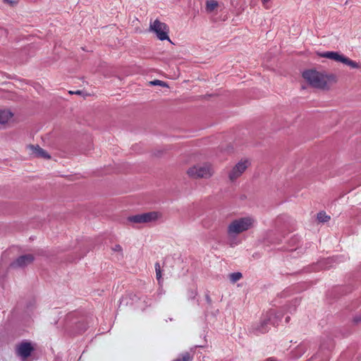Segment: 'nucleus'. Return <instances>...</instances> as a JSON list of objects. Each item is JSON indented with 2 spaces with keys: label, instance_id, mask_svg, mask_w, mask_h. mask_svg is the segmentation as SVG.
Listing matches in <instances>:
<instances>
[{
  "label": "nucleus",
  "instance_id": "f257e3e1",
  "mask_svg": "<svg viewBox=\"0 0 361 361\" xmlns=\"http://www.w3.org/2000/svg\"><path fill=\"white\" fill-rule=\"evenodd\" d=\"M302 77L312 87L323 90L329 88L336 81V78L334 75L324 71H317L314 69L304 71Z\"/></svg>",
  "mask_w": 361,
  "mask_h": 361
},
{
  "label": "nucleus",
  "instance_id": "f03ea898",
  "mask_svg": "<svg viewBox=\"0 0 361 361\" xmlns=\"http://www.w3.org/2000/svg\"><path fill=\"white\" fill-rule=\"evenodd\" d=\"M256 219L252 216H245L233 219L227 226V235L230 238H235L255 227Z\"/></svg>",
  "mask_w": 361,
  "mask_h": 361
},
{
  "label": "nucleus",
  "instance_id": "7ed1b4c3",
  "mask_svg": "<svg viewBox=\"0 0 361 361\" xmlns=\"http://www.w3.org/2000/svg\"><path fill=\"white\" fill-rule=\"evenodd\" d=\"M186 174L194 179H209L214 174V166L210 162H203L190 166Z\"/></svg>",
  "mask_w": 361,
  "mask_h": 361
},
{
  "label": "nucleus",
  "instance_id": "20e7f679",
  "mask_svg": "<svg viewBox=\"0 0 361 361\" xmlns=\"http://www.w3.org/2000/svg\"><path fill=\"white\" fill-rule=\"evenodd\" d=\"M162 217V214L159 212H149L130 216L128 221L134 224H149L156 222Z\"/></svg>",
  "mask_w": 361,
  "mask_h": 361
},
{
  "label": "nucleus",
  "instance_id": "39448f33",
  "mask_svg": "<svg viewBox=\"0 0 361 361\" xmlns=\"http://www.w3.org/2000/svg\"><path fill=\"white\" fill-rule=\"evenodd\" d=\"M149 30L155 33L159 39L170 41L169 36V27L166 23L159 20L157 19L153 22H150Z\"/></svg>",
  "mask_w": 361,
  "mask_h": 361
},
{
  "label": "nucleus",
  "instance_id": "423d86ee",
  "mask_svg": "<svg viewBox=\"0 0 361 361\" xmlns=\"http://www.w3.org/2000/svg\"><path fill=\"white\" fill-rule=\"evenodd\" d=\"M320 56L327 58L335 61L341 62L353 68H360L361 65L358 63L351 60L350 59L345 56L344 55L340 54L335 51H326L319 54Z\"/></svg>",
  "mask_w": 361,
  "mask_h": 361
},
{
  "label": "nucleus",
  "instance_id": "0eeeda50",
  "mask_svg": "<svg viewBox=\"0 0 361 361\" xmlns=\"http://www.w3.org/2000/svg\"><path fill=\"white\" fill-rule=\"evenodd\" d=\"M250 166V161L248 159H240L228 172L230 180L234 181L245 171Z\"/></svg>",
  "mask_w": 361,
  "mask_h": 361
},
{
  "label": "nucleus",
  "instance_id": "6e6552de",
  "mask_svg": "<svg viewBox=\"0 0 361 361\" xmlns=\"http://www.w3.org/2000/svg\"><path fill=\"white\" fill-rule=\"evenodd\" d=\"M35 348L30 341H24L16 345V354L21 360L25 361L34 351Z\"/></svg>",
  "mask_w": 361,
  "mask_h": 361
},
{
  "label": "nucleus",
  "instance_id": "1a4fd4ad",
  "mask_svg": "<svg viewBox=\"0 0 361 361\" xmlns=\"http://www.w3.org/2000/svg\"><path fill=\"white\" fill-rule=\"evenodd\" d=\"M34 260L35 256L32 254L23 255L11 262L10 267L13 269L25 268L31 264Z\"/></svg>",
  "mask_w": 361,
  "mask_h": 361
},
{
  "label": "nucleus",
  "instance_id": "9d476101",
  "mask_svg": "<svg viewBox=\"0 0 361 361\" xmlns=\"http://www.w3.org/2000/svg\"><path fill=\"white\" fill-rule=\"evenodd\" d=\"M27 149L29 154L34 157L46 159H50V156L48 154V153L39 145H30L27 147Z\"/></svg>",
  "mask_w": 361,
  "mask_h": 361
},
{
  "label": "nucleus",
  "instance_id": "9b49d317",
  "mask_svg": "<svg viewBox=\"0 0 361 361\" xmlns=\"http://www.w3.org/2000/svg\"><path fill=\"white\" fill-rule=\"evenodd\" d=\"M269 316L267 318H265L260 324V325L257 328V331L260 333H266L268 331V325L271 324L273 325H276V322L275 321H271V316L274 314V312H270L269 313Z\"/></svg>",
  "mask_w": 361,
  "mask_h": 361
},
{
  "label": "nucleus",
  "instance_id": "f8f14e48",
  "mask_svg": "<svg viewBox=\"0 0 361 361\" xmlns=\"http://www.w3.org/2000/svg\"><path fill=\"white\" fill-rule=\"evenodd\" d=\"M13 114L9 109H0V124H5L13 117Z\"/></svg>",
  "mask_w": 361,
  "mask_h": 361
},
{
  "label": "nucleus",
  "instance_id": "ddd939ff",
  "mask_svg": "<svg viewBox=\"0 0 361 361\" xmlns=\"http://www.w3.org/2000/svg\"><path fill=\"white\" fill-rule=\"evenodd\" d=\"M218 6L217 1L214 0H209L207 2V10L209 12L213 11Z\"/></svg>",
  "mask_w": 361,
  "mask_h": 361
},
{
  "label": "nucleus",
  "instance_id": "4468645a",
  "mask_svg": "<svg viewBox=\"0 0 361 361\" xmlns=\"http://www.w3.org/2000/svg\"><path fill=\"white\" fill-rule=\"evenodd\" d=\"M243 277V275L240 272H235L232 273L229 275V279L232 283H235L240 279H241Z\"/></svg>",
  "mask_w": 361,
  "mask_h": 361
},
{
  "label": "nucleus",
  "instance_id": "2eb2a0df",
  "mask_svg": "<svg viewBox=\"0 0 361 361\" xmlns=\"http://www.w3.org/2000/svg\"><path fill=\"white\" fill-rule=\"evenodd\" d=\"M317 219L319 222H326L330 219V216L325 212H319L317 214Z\"/></svg>",
  "mask_w": 361,
  "mask_h": 361
},
{
  "label": "nucleus",
  "instance_id": "dca6fc26",
  "mask_svg": "<svg viewBox=\"0 0 361 361\" xmlns=\"http://www.w3.org/2000/svg\"><path fill=\"white\" fill-rule=\"evenodd\" d=\"M191 360V357L189 353H183L179 357L176 358L173 361H190Z\"/></svg>",
  "mask_w": 361,
  "mask_h": 361
},
{
  "label": "nucleus",
  "instance_id": "f3484780",
  "mask_svg": "<svg viewBox=\"0 0 361 361\" xmlns=\"http://www.w3.org/2000/svg\"><path fill=\"white\" fill-rule=\"evenodd\" d=\"M155 271L157 279L159 281V283H160L161 279V271L159 263L155 264Z\"/></svg>",
  "mask_w": 361,
  "mask_h": 361
},
{
  "label": "nucleus",
  "instance_id": "a211bd4d",
  "mask_svg": "<svg viewBox=\"0 0 361 361\" xmlns=\"http://www.w3.org/2000/svg\"><path fill=\"white\" fill-rule=\"evenodd\" d=\"M151 84L153 85H160L162 87L166 86V84L164 82H163L161 80H156L151 82Z\"/></svg>",
  "mask_w": 361,
  "mask_h": 361
},
{
  "label": "nucleus",
  "instance_id": "6ab92c4d",
  "mask_svg": "<svg viewBox=\"0 0 361 361\" xmlns=\"http://www.w3.org/2000/svg\"><path fill=\"white\" fill-rule=\"evenodd\" d=\"M113 250L116 251V252H121L122 251V247H121V246L120 245H116L113 247Z\"/></svg>",
  "mask_w": 361,
  "mask_h": 361
},
{
  "label": "nucleus",
  "instance_id": "aec40b11",
  "mask_svg": "<svg viewBox=\"0 0 361 361\" xmlns=\"http://www.w3.org/2000/svg\"><path fill=\"white\" fill-rule=\"evenodd\" d=\"M269 0H262V4L263 6L266 8H268V6H267V3Z\"/></svg>",
  "mask_w": 361,
  "mask_h": 361
},
{
  "label": "nucleus",
  "instance_id": "412c9836",
  "mask_svg": "<svg viewBox=\"0 0 361 361\" xmlns=\"http://www.w3.org/2000/svg\"><path fill=\"white\" fill-rule=\"evenodd\" d=\"M4 2L6 3H8V4H12V1H10V0H3Z\"/></svg>",
  "mask_w": 361,
  "mask_h": 361
},
{
  "label": "nucleus",
  "instance_id": "4be33fe9",
  "mask_svg": "<svg viewBox=\"0 0 361 361\" xmlns=\"http://www.w3.org/2000/svg\"><path fill=\"white\" fill-rule=\"evenodd\" d=\"M267 361H275L273 358H269Z\"/></svg>",
  "mask_w": 361,
  "mask_h": 361
},
{
  "label": "nucleus",
  "instance_id": "5701e85b",
  "mask_svg": "<svg viewBox=\"0 0 361 361\" xmlns=\"http://www.w3.org/2000/svg\"><path fill=\"white\" fill-rule=\"evenodd\" d=\"M288 319H289V317H287L286 318V322H288Z\"/></svg>",
  "mask_w": 361,
  "mask_h": 361
},
{
  "label": "nucleus",
  "instance_id": "b1692460",
  "mask_svg": "<svg viewBox=\"0 0 361 361\" xmlns=\"http://www.w3.org/2000/svg\"><path fill=\"white\" fill-rule=\"evenodd\" d=\"M75 93L79 94H80V91H77Z\"/></svg>",
  "mask_w": 361,
  "mask_h": 361
}]
</instances>
